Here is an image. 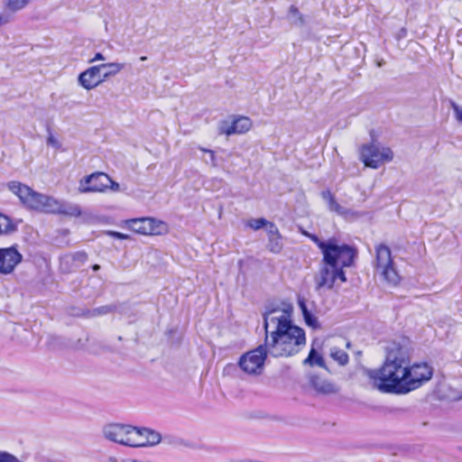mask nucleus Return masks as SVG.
I'll list each match as a JSON object with an SVG mask.
<instances>
[{"instance_id": "nucleus-1", "label": "nucleus", "mask_w": 462, "mask_h": 462, "mask_svg": "<svg viewBox=\"0 0 462 462\" xmlns=\"http://www.w3.org/2000/svg\"><path fill=\"white\" fill-rule=\"evenodd\" d=\"M411 354L408 338L390 342L383 365L365 372L374 388L381 393L405 394L430 381L433 368L425 362L411 364Z\"/></svg>"}, {"instance_id": "nucleus-2", "label": "nucleus", "mask_w": 462, "mask_h": 462, "mask_svg": "<svg viewBox=\"0 0 462 462\" xmlns=\"http://www.w3.org/2000/svg\"><path fill=\"white\" fill-rule=\"evenodd\" d=\"M291 307L272 309L263 315L265 347L274 356H291L306 344L304 330L291 319Z\"/></svg>"}, {"instance_id": "nucleus-3", "label": "nucleus", "mask_w": 462, "mask_h": 462, "mask_svg": "<svg viewBox=\"0 0 462 462\" xmlns=\"http://www.w3.org/2000/svg\"><path fill=\"white\" fill-rule=\"evenodd\" d=\"M8 187L20 199L22 203L31 209L46 214H61L70 217L81 215L79 205L37 192L21 182L12 181L8 184Z\"/></svg>"}, {"instance_id": "nucleus-4", "label": "nucleus", "mask_w": 462, "mask_h": 462, "mask_svg": "<svg viewBox=\"0 0 462 462\" xmlns=\"http://www.w3.org/2000/svg\"><path fill=\"white\" fill-rule=\"evenodd\" d=\"M356 256V250L346 244H341L339 250L323 255L319 271L315 276L317 289L330 290L337 281L346 282L344 268L352 266Z\"/></svg>"}, {"instance_id": "nucleus-5", "label": "nucleus", "mask_w": 462, "mask_h": 462, "mask_svg": "<svg viewBox=\"0 0 462 462\" xmlns=\"http://www.w3.org/2000/svg\"><path fill=\"white\" fill-rule=\"evenodd\" d=\"M374 267L387 282L396 285L400 282V276L393 265L391 250L387 245L381 244L375 247Z\"/></svg>"}, {"instance_id": "nucleus-6", "label": "nucleus", "mask_w": 462, "mask_h": 462, "mask_svg": "<svg viewBox=\"0 0 462 462\" xmlns=\"http://www.w3.org/2000/svg\"><path fill=\"white\" fill-rule=\"evenodd\" d=\"M360 159L366 167L377 169L382 164L393 159V152L389 147L376 143L365 144L360 151Z\"/></svg>"}, {"instance_id": "nucleus-7", "label": "nucleus", "mask_w": 462, "mask_h": 462, "mask_svg": "<svg viewBox=\"0 0 462 462\" xmlns=\"http://www.w3.org/2000/svg\"><path fill=\"white\" fill-rule=\"evenodd\" d=\"M267 353L268 350L264 343L242 355L239 358L238 365L247 374L259 375L263 371Z\"/></svg>"}, {"instance_id": "nucleus-8", "label": "nucleus", "mask_w": 462, "mask_h": 462, "mask_svg": "<svg viewBox=\"0 0 462 462\" xmlns=\"http://www.w3.org/2000/svg\"><path fill=\"white\" fill-rule=\"evenodd\" d=\"M125 226L132 231L144 236H159L167 231L166 224L153 217L128 219Z\"/></svg>"}, {"instance_id": "nucleus-9", "label": "nucleus", "mask_w": 462, "mask_h": 462, "mask_svg": "<svg viewBox=\"0 0 462 462\" xmlns=\"http://www.w3.org/2000/svg\"><path fill=\"white\" fill-rule=\"evenodd\" d=\"M134 427L129 424L110 423L103 428L104 437L124 446L130 447Z\"/></svg>"}, {"instance_id": "nucleus-10", "label": "nucleus", "mask_w": 462, "mask_h": 462, "mask_svg": "<svg viewBox=\"0 0 462 462\" xmlns=\"http://www.w3.org/2000/svg\"><path fill=\"white\" fill-rule=\"evenodd\" d=\"M111 182L110 177L104 172H94L79 181L80 193L105 192Z\"/></svg>"}, {"instance_id": "nucleus-11", "label": "nucleus", "mask_w": 462, "mask_h": 462, "mask_svg": "<svg viewBox=\"0 0 462 462\" xmlns=\"http://www.w3.org/2000/svg\"><path fill=\"white\" fill-rule=\"evenodd\" d=\"M162 440V435L149 428L134 427L132 433V448L152 447L159 444Z\"/></svg>"}, {"instance_id": "nucleus-12", "label": "nucleus", "mask_w": 462, "mask_h": 462, "mask_svg": "<svg viewBox=\"0 0 462 462\" xmlns=\"http://www.w3.org/2000/svg\"><path fill=\"white\" fill-rule=\"evenodd\" d=\"M22 261L23 254L15 245L0 248V274L8 275L13 273Z\"/></svg>"}, {"instance_id": "nucleus-13", "label": "nucleus", "mask_w": 462, "mask_h": 462, "mask_svg": "<svg viewBox=\"0 0 462 462\" xmlns=\"http://www.w3.org/2000/svg\"><path fill=\"white\" fill-rule=\"evenodd\" d=\"M79 84L87 90H91L104 82L100 65L92 66L81 72L78 78Z\"/></svg>"}, {"instance_id": "nucleus-14", "label": "nucleus", "mask_w": 462, "mask_h": 462, "mask_svg": "<svg viewBox=\"0 0 462 462\" xmlns=\"http://www.w3.org/2000/svg\"><path fill=\"white\" fill-rule=\"evenodd\" d=\"M252 122L250 118L246 116H239L236 118L230 125L225 123L221 126V133L226 135L234 134H244L250 130Z\"/></svg>"}, {"instance_id": "nucleus-15", "label": "nucleus", "mask_w": 462, "mask_h": 462, "mask_svg": "<svg viewBox=\"0 0 462 462\" xmlns=\"http://www.w3.org/2000/svg\"><path fill=\"white\" fill-rule=\"evenodd\" d=\"M319 248L322 255L330 254L340 249L341 244H338L335 238H330L328 241L320 240L317 236L305 233Z\"/></svg>"}, {"instance_id": "nucleus-16", "label": "nucleus", "mask_w": 462, "mask_h": 462, "mask_svg": "<svg viewBox=\"0 0 462 462\" xmlns=\"http://www.w3.org/2000/svg\"><path fill=\"white\" fill-rule=\"evenodd\" d=\"M310 383L312 387L319 393L328 394L337 392L334 384L318 375H313L311 377Z\"/></svg>"}, {"instance_id": "nucleus-17", "label": "nucleus", "mask_w": 462, "mask_h": 462, "mask_svg": "<svg viewBox=\"0 0 462 462\" xmlns=\"http://www.w3.org/2000/svg\"><path fill=\"white\" fill-rule=\"evenodd\" d=\"M321 198L328 203L329 210L335 211L336 213L341 216L346 215L347 210L336 201L330 190H323L321 192Z\"/></svg>"}, {"instance_id": "nucleus-18", "label": "nucleus", "mask_w": 462, "mask_h": 462, "mask_svg": "<svg viewBox=\"0 0 462 462\" xmlns=\"http://www.w3.org/2000/svg\"><path fill=\"white\" fill-rule=\"evenodd\" d=\"M99 65L101 67V73L104 81L108 78L116 75L125 68V64L117 62L103 63Z\"/></svg>"}, {"instance_id": "nucleus-19", "label": "nucleus", "mask_w": 462, "mask_h": 462, "mask_svg": "<svg viewBox=\"0 0 462 462\" xmlns=\"http://www.w3.org/2000/svg\"><path fill=\"white\" fill-rule=\"evenodd\" d=\"M31 2L32 0H3V5L6 10L17 13L26 8Z\"/></svg>"}, {"instance_id": "nucleus-20", "label": "nucleus", "mask_w": 462, "mask_h": 462, "mask_svg": "<svg viewBox=\"0 0 462 462\" xmlns=\"http://www.w3.org/2000/svg\"><path fill=\"white\" fill-rule=\"evenodd\" d=\"M87 259L88 254L83 251L65 254V263H68L69 261H73V264H75L77 268L84 264Z\"/></svg>"}, {"instance_id": "nucleus-21", "label": "nucleus", "mask_w": 462, "mask_h": 462, "mask_svg": "<svg viewBox=\"0 0 462 462\" xmlns=\"http://www.w3.org/2000/svg\"><path fill=\"white\" fill-rule=\"evenodd\" d=\"M330 356L341 365L348 362V355L344 350L337 347L330 348Z\"/></svg>"}, {"instance_id": "nucleus-22", "label": "nucleus", "mask_w": 462, "mask_h": 462, "mask_svg": "<svg viewBox=\"0 0 462 462\" xmlns=\"http://www.w3.org/2000/svg\"><path fill=\"white\" fill-rule=\"evenodd\" d=\"M305 364H310V365H318L320 367L325 366L323 357L317 353L314 348H311L308 357L304 360Z\"/></svg>"}, {"instance_id": "nucleus-23", "label": "nucleus", "mask_w": 462, "mask_h": 462, "mask_svg": "<svg viewBox=\"0 0 462 462\" xmlns=\"http://www.w3.org/2000/svg\"><path fill=\"white\" fill-rule=\"evenodd\" d=\"M281 239L282 236L270 238L267 245L268 249L274 254H279L282 249Z\"/></svg>"}, {"instance_id": "nucleus-24", "label": "nucleus", "mask_w": 462, "mask_h": 462, "mask_svg": "<svg viewBox=\"0 0 462 462\" xmlns=\"http://www.w3.org/2000/svg\"><path fill=\"white\" fill-rule=\"evenodd\" d=\"M268 220L263 217L260 218H252L247 222V226L254 230H259L263 227H265L268 225Z\"/></svg>"}, {"instance_id": "nucleus-25", "label": "nucleus", "mask_w": 462, "mask_h": 462, "mask_svg": "<svg viewBox=\"0 0 462 462\" xmlns=\"http://www.w3.org/2000/svg\"><path fill=\"white\" fill-rule=\"evenodd\" d=\"M115 310L114 306L106 305L94 309L91 311V316H101L112 312Z\"/></svg>"}, {"instance_id": "nucleus-26", "label": "nucleus", "mask_w": 462, "mask_h": 462, "mask_svg": "<svg viewBox=\"0 0 462 462\" xmlns=\"http://www.w3.org/2000/svg\"><path fill=\"white\" fill-rule=\"evenodd\" d=\"M11 227V221L10 219L0 214V235L4 233H7L10 230Z\"/></svg>"}, {"instance_id": "nucleus-27", "label": "nucleus", "mask_w": 462, "mask_h": 462, "mask_svg": "<svg viewBox=\"0 0 462 462\" xmlns=\"http://www.w3.org/2000/svg\"><path fill=\"white\" fill-rule=\"evenodd\" d=\"M60 269L64 273H70L73 270L77 269L76 265L73 264V261H69L65 263V254L60 257Z\"/></svg>"}, {"instance_id": "nucleus-28", "label": "nucleus", "mask_w": 462, "mask_h": 462, "mask_svg": "<svg viewBox=\"0 0 462 462\" xmlns=\"http://www.w3.org/2000/svg\"><path fill=\"white\" fill-rule=\"evenodd\" d=\"M303 318L308 326L313 328H317L319 327L318 319L310 312L305 313V315H303Z\"/></svg>"}, {"instance_id": "nucleus-29", "label": "nucleus", "mask_w": 462, "mask_h": 462, "mask_svg": "<svg viewBox=\"0 0 462 462\" xmlns=\"http://www.w3.org/2000/svg\"><path fill=\"white\" fill-rule=\"evenodd\" d=\"M265 227H266V231H267L269 239L273 238V236L274 237L281 236L278 227L273 223L268 222V225H266Z\"/></svg>"}, {"instance_id": "nucleus-30", "label": "nucleus", "mask_w": 462, "mask_h": 462, "mask_svg": "<svg viewBox=\"0 0 462 462\" xmlns=\"http://www.w3.org/2000/svg\"><path fill=\"white\" fill-rule=\"evenodd\" d=\"M0 462H21L17 457L14 456L5 452L0 451Z\"/></svg>"}, {"instance_id": "nucleus-31", "label": "nucleus", "mask_w": 462, "mask_h": 462, "mask_svg": "<svg viewBox=\"0 0 462 462\" xmlns=\"http://www.w3.org/2000/svg\"><path fill=\"white\" fill-rule=\"evenodd\" d=\"M451 107L454 111L456 119L462 123V107H460L458 105H457L455 102H451Z\"/></svg>"}, {"instance_id": "nucleus-32", "label": "nucleus", "mask_w": 462, "mask_h": 462, "mask_svg": "<svg viewBox=\"0 0 462 462\" xmlns=\"http://www.w3.org/2000/svg\"><path fill=\"white\" fill-rule=\"evenodd\" d=\"M107 235H109L110 236H112L114 238H117V239H121V240H125V239L130 238V236L128 235H125V234H123L120 232H116V231H107Z\"/></svg>"}, {"instance_id": "nucleus-33", "label": "nucleus", "mask_w": 462, "mask_h": 462, "mask_svg": "<svg viewBox=\"0 0 462 462\" xmlns=\"http://www.w3.org/2000/svg\"><path fill=\"white\" fill-rule=\"evenodd\" d=\"M47 144L55 147L56 149H59L60 146L58 140L51 134H50L47 138Z\"/></svg>"}, {"instance_id": "nucleus-34", "label": "nucleus", "mask_w": 462, "mask_h": 462, "mask_svg": "<svg viewBox=\"0 0 462 462\" xmlns=\"http://www.w3.org/2000/svg\"><path fill=\"white\" fill-rule=\"evenodd\" d=\"M199 150L204 152L209 153V159H210L212 166H217L216 155H215V152L212 150L205 149V148H202V147H199Z\"/></svg>"}, {"instance_id": "nucleus-35", "label": "nucleus", "mask_w": 462, "mask_h": 462, "mask_svg": "<svg viewBox=\"0 0 462 462\" xmlns=\"http://www.w3.org/2000/svg\"><path fill=\"white\" fill-rule=\"evenodd\" d=\"M108 189H111L112 191L117 192L120 190V185H119V183L114 181L111 179V182H109Z\"/></svg>"}, {"instance_id": "nucleus-36", "label": "nucleus", "mask_w": 462, "mask_h": 462, "mask_svg": "<svg viewBox=\"0 0 462 462\" xmlns=\"http://www.w3.org/2000/svg\"><path fill=\"white\" fill-rule=\"evenodd\" d=\"M10 22L9 15L0 14V27Z\"/></svg>"}, {"instance_id": "nucleus-37", "label": "nucleus", "mask_w": 462, "mask_h": 462, "mask_svg": "<svg viewBox=\"0 0 462 462\" xmlns=\"http://www.w3.org/2000/svg\"><path fill=\"white\" fill-rule=\"evenodd\" d=\"M299 306L301 310V312H302V315H305V313H308L310 312L307 306H306V303L304 302V300H299Z\"/></svg>"}, {"instance_id": "nucleus-38", "label": "nucleus", "mask_w": 462, "mask_h": 462, "mask_svg": "<svg viewBox=\"0 0 462 462\" xmlns=\"http://www.w3.org/2000/svg\"><path fill=\"white\" fill-rule=\"evenodd\" d=\"M106 58L103 56L102 53L100 52H97L96 53V55L94 56V58H92L89 62L92 63V62H95V61H97V60H105Z\"/></svg>"}, {"instance_id": "nucleus-39", "label": "nucleus", "mask_w": 462, "mask_h": 462, "mask_svg": "<svg viewBox=\"0 0 462 462\" xmlns=\"http://www.w3.org/2000/svg\"><path fill=\"white\" fill-rule=\"evenodd\" d=\"M290 14L294 15V16H298L300 15V13H299V10L297 9V7H295L294 5H291L290 7Z\"/></svg>"}, {"instance_id": "nucleus-40", "label": "nucleus", "mask_w": 462, "mask_h": 462, "mask_svg": "<svg viewBox=\"0 0 462 462\" xmlns=\"http://www.w3.org/2000/svg\"><path fill=\"white\" fill-rule=\"evenodd\" d=\"M92 269H93V271H98L100 269V265L99 264H94L92 266Z\"/></svg>"}, {"instance_id": "nucleus-41", "label": "nucleus", "mask_w": 462, "mask_h": 462, "mask_svg": "<svg viewBox=\"0 0 462 462\" xmlns=\"http://www.w3.org/2000/svg\"><path fill=\"white\" fill-rule=\"evenodd\" d=\"M451 398L454 399V400H459V399L462 398V394H459L457 396H454V397H451Z\"/></svg>"}, {"instance_id": "nucleus-42", "label": "nucleus", "mask_w": 462, "mask_h": 462, "mask_svg": "<svg viewBox=\"0 0 462 462\" xmlns=\"http://www.w3.org/2000/svg\"><path fill=\"white\" fill-rule=\"evenodd\" d=\"M140 60H143H143H147V57H145V56H142V57L140 58Z\"/></svg>"}, {"instance_id": "nucleus-43", "label": "nucleus", "mask_w": 462, "mask_h": 462, "mask_svg": "<svg viewBox=\"0 0 462 462\" xmlns=\"http://www.w3.org/2000/svg\"><path fill=\"white\" fill-rule=\"evenodd\" d=\"M299 20H300V23H303V20H302V17L301 16H299Z\"/></svg>"}]
</instances>
